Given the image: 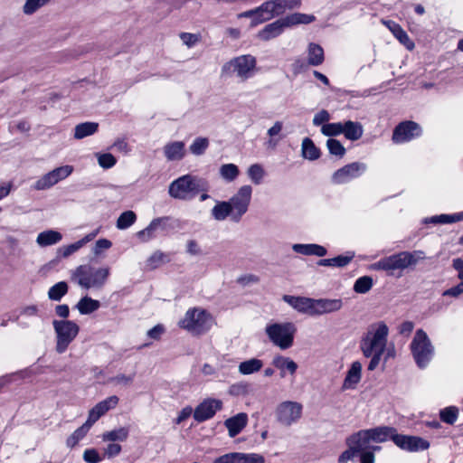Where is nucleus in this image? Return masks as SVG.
Listing matches in <instances>:
<instances>
[{
  "label": "nucleus",
  "instance_id": "f257e3e1",
  "mask_svg": "<svg viewBox=\"0 0 463 463\" xmlns=\"http://www.w3.org/2000/svg\"><path fill=\"white\" fill-rule=\"evenodd\" d=\"M388 326L384 322H378L370 326L367 333L362 337L360 348L366 358H370L367 369L373 371L380 364L381 358L385 351Z\"/></svg>",
  "mask_w": 463,
  "mask_h": 463
},
{
  "label": "nucleus",
  "instance_id": "f03ea898",
  "mask_svg": "<svg viewBox=\"0 0 463 463\" xmlns=\"http://www.w3.org/2000/svg\"><path fill=\"white\" fill-rule=\"evenodd\" d=\"M425 259V253L422 250L401 251L396 254L385 257L371 265L373 270H384L389 275H392L394 270L405 269L411 266L416 265L420 260Z\"/></svg>",
  "mask_w": 463,
  "mask_h": 463
},
{
  "label": "nucleus",
  "instance_id": "7ed1b4c3",
  "mask_svg": "<svg viewBox=\"0 0 463 463\" xmlns=\"http://www.w3.org/2000/svg\"><path fill=\"white\" fill-rule=\"evenodd\" d=\"M109 276V268L96 269L90 264L80 265L71 273V279L86 289L100 288L106 283Z\"/></svg>",
  "mask_w": 463,
  "mask_h": 463
},
{
  "label": "nucleus",
  "instance_id": "20e7f679",
  "mask_svg": "<svg viewBox=\"0 0 463 463\" xmlns=\"http://www.w3.org/2000/svg\"><path fill=\"white\" fill-rule=\"evenodd\" d=\"M181 228V222L172 216H161L154 218L143 230L137 232V239L141 242H148L157 236H168L175 230Z\"/></svg>",
  "mask_w": 463,
  "mask_h": 463
},
{
  "label": "nucleus",
  "instance_id": "39448f33",
  "mask_svg": "<svg viewBox=\"0 0 463 463\" xmlns=\"http://www.w3.org/2000/svg\"><path fill=\"white\" fill-rule=\"evenodd\" d=\"M410 349L415 364L420 369L428 366L434 356L435 349L423 329H418L410 344Z\"/></svg>",
  "mask_w": 463,
  "mask_h": 463
},
{
  "label": "nucleus",
  "instance_id": "423d86ee",
  "mask_svg": "<svg viewBox=\"0 0 463 463\" xmlns=\"http://www.w3.org/2000/svg\"><path fill=\"white\" fill-rule=\"evenodd\" d=\"M397 434V430L393 427L379 426L367 430H361L348 436L349 440L355 445V448H361V445L375 442L383 443L389 439L392 440V437Z\"/></svg>",
  "mask_w": 463,
  "mask_h": 463
},
{
  "label": "nucleus",
  "instance_id": "0eeeda50",
  "mask_svg": "<svg viewBox=\"0 0 463 463\" xmlns=\"http://www.w3.org/2000/svg\"><path fill=\"white\" fill-rule=\"evenodd\" d=\"M269 339L281 350L290 348L294 343L296 326L293 323H274L266 326Z\"/></svg>",
  "mask_w": 463,
  "mask_h": 463
},
{
  "label": "nucleus",
  "instance_id": "6e6552de",
  "mask_svg": "<svg viewBox=\"0 0 463 463\" xmlns=\"http://www.w3.org/2000/svg\"><path fill=\"white\" fill-rule=\"evenodd\" d=\"M52 326L56 334V351L63 354L78 335L80 327L74 321L67 319L53 320Z\"/></svg>",
  "mask_w": 463,
  "mask_h": 463
},
{
  "label": "nucleus",
  "instance_id": "1a4fd4ad",
  "mask_svg": "<svg viewBox=\"0 0 463 463\" xmlns=\"http://www.w3.org/2000/svg\"><path fill=\"white\" fill-rule=\"evenodd\" d=\"M256 58L250 54L241 55L226 62L222 68V73L234 72L242 80L252 76L256 67Z\"/></svg>",
  "mask_w": 463,
  "mask_h": 463
},
{
  "label": "nucleus",
  "instance_id": "9d476101",
  "mask_svg": "<svg viewBox=\"0 0 463 463\" xmlns=\"http://www.w3.org/2000/svg\"><path fill=\"white\" fill-rule=\"evenodd\" d=\"M209 314L203 309H189L180 321V326L188 331L201 335L209 329Z\"/></svg>",
  "mask_w": 463,
  "mask_h": 463
},
{
  "label": "nucleus",
  "instance_id": "9b49d317",
  "mask_svg": "<svg viewBox=\"0 0 463 463\" xmlns=\"http://www.w3.org/2000/svg\"><path fill=\"white\" fill-rule=\"evenodd\" d=\"M252 188L250 185H242L238 192L227 201L232 209V222L238 223L242 216L247 213L250 199Z\"/></svg>",
  "mask_w": 463,
  "mask_h": 463
},
{
  "label": "nucleus",
  "instance_id": "f8f14e48",
  "mask_svg": "<svg viewBox=\"0 0 463 463\" xmlns=\"http://www.w3.org/2000/svg\"><path fill=\"white\" fill-rule=\"evenodd\" d=\"M302 410V404L298 402H283L277 407L276 417L281 425L288 427L299 420Z\"/></svg>",
  "mask_w": 463,
  "mask_h": 463
},
{
  "label": "nucleus",
  "instance_id": "ddd939ff",
  "mask_svg": "<svg viewBox=\"0 0 463 463\" xmlns=\"http://www.w3.org/2000/svg\"><path fill=\"white\" fill-rule=\"evenodd\" d=\"M73 172L72 165H62L43 175L33 185L32 188L36 191L47 190L58 184L60 181L67 178Z\"/></svg>",
  "mask_w": 463,
  "mask_h": 463
},
{
  "label": "nucleus",
  "instance_id": "4468645a",
  "mask_svg": "<svg viewBox=\"0 0 463 463\" xmlns=\"http://www.w3.org/2000/svg\"><path fill=\"white\" fill-rule=\"evenodd\" d=\"M422 128L415 121L406 120L399 123L392 131V140L395 144L409 142L420 137Z\"/></svg>",
  "mask_w": 463,
  "mask_h": 463
},
{
  "label": "nucleus",
  "instance_id": "2eb2a0df",
  "mask_svg": "<svg viewBox=\"0 0 463 463\" xmlns=\"http://www.w3.org/2000/svg\"><path fill=\"white\" fill-rule=\"evenodd\" d=\"M367 169V165L361 162L347 164L336 170L332 175V182L336 184H346L362 175Z\"/></svg>",
  "mask_w": 463,
  "mask_h": 463
},
{
  "label": "nucleus",
  "instance_id": "dca6fc26",
  "mask_svg": "<svg viewBox=\"0 0 463 463\" xmlns=\"http://www.w3.org/2000/svg\"><path fill=\"white\" fill-rule=\"evenodd\" d=\"M393 443L401 449L415 452L426 450L430 448V442L420 437L396 434L392 437Z\"/></svg>",
  "mask_w": 463,
  "mask_h": 463
},
{
  "label": "nucleus",
  "instance_id": "f3484780",
  "mask_svg": "<svg viewBox=\"0 0 463 463\" xmlns=\"http://www.w3.org/2000/svg\"><path fill=\"white\" fill-rule=\"evenodd\" d=\"M222 409V402L221 400L206 399L195 407L193 416L195 421L203 422L212 419Z\"/></svg>",
  "mask_w": 463,
  "mask_h": 463
},
{
  "label": "nucleus",
  "instance_id": "a211bd4d",
  "mask_svg": "<svg viewBox=\"0 0 463 463\" xmlns=\"http://www.w3.org/2000/svg\"><path fill=\"white\" fill-rule=\"evenodd\" d=\"M282 299L298 312L314 317L315 298L284 295Z\"/></svg>",
  "mask_w": 463,
  "mask_h": 463
},
{
  "label": "nucleus",
  "instance_id": "6ab92c4d",
  "mask_svg": "<svg viewBox=\"0 0 463 463\" xmlns=\"http://www.w3.org/2000/svg\"><path fill=\"white\" fill-rule=\"evenodd\" d=\"M190 189L189 175H185L170 184L168 193L175 199L188 200L191 198L189 195L191 194Z\"/></svg>",
  "mask_w": 463,
  "mask_h": 463
},
{
  "label": "nucleus",
  "instance_id": "aec40b11",
  "mask_svg": "<svg viewBox=\"0 0 463 463\" xmlns=\"http://www.w3.org/2000/svg\"><path fill=\"white\" fill-rule=\"evenodd\" d=\"M118 397L116 395L109 396L105 400L98 402L90 411L88 420L94 424L99 419L106 414L109 410L115 408L118 403Z\"/></svg>",
  "mask_w": 463,
  "mask_h": 463
},
{
  "label": "nucleus",
  "instance_id": "412c9836",
  "mask_svg": "<svg viewBox=\"0 0 463 463\" xmlns=\"http://www.w3.org/2000/svg\"><path fill=\"white\" fill-rule=\"evenodd\" d=\"M314 317L333 313L343 307V301L340 298H315Z\"/></svg>",
  "mask_w": 463,
  "mask_h": 463
},
{
  "label": "nucleus",
  "instance_id": "4be33fe9",
  "mask_svg": "<svg viewBox=\"0 0 463 463\" xmlns=\"http://www.w3.org/2000/svg\"><path fill=\"white\" fill-rule=\"evenodd\" d=\"M345 443L348 447L347 449H345L338 458L339 463H345L348 460L354 459V457H357V452L364 450V449H369L372 451V453L374 455L376 451L381 450V447L377 445H371V443H367L365 446L361 445V448H355L356 446L354 445L350 440L349 437L346 438Z\"/></svg>",
  "mask_w": 463,
  "mask_h": 463
},
{
  "label": "nucleus",
  "instance_id": "5701e85b",
  "mask_svg": "<svg viewBox=\"0 0 463 463\" xmlns=\"http://www.w3.org/2000/svg\"><path fill=\"white\" fill-rule=\"evenodd\" d=\"M248 415L244 412H240L224 421V426L228 429L229 436L234 438L237 436L247 425Z\"/></svg>",
  "mask_w": 463,
  "mask_h": 463
},
{
  "label": "nucleus",
  "instance_id": "b1692460",
  "mask_svg": "<svg viewBox=\"0 0 463 463\" xmlns=\"http://www.w3.org/2000/svg\"><path fill=\"white\" fill-rule=\"evenodd\" d=\"M362 377V364L359 361L352 363L349 370L346 373L343 383L344 390L354 389L357 383L361 381Z\"/></svg>",
  "mask_w": 463,
  "mask_h": 463
},
{
  "label": "nucleus",
  "instance_id": "393cba45",
  "mask_svg": "<svg viewBox=\"0 0 463 463\" xmlns=\"http://www.w3.org/2000/svg\"><path fill=\"white\" fill-rule=\"evenodd\" d=\"M164 154L168 161H178L184 157V143L183 141H174L167 143L164 146Z\"/></svg>",
  "mask_w": 463,
  "mask_h": 463
},
{
  "label": "nucleus",
  "instance_id": "a878e982",
  "mask_svg": "<svg viewBox=\"0 0 463 463\" xmlns=\"http://www.w3.org/2000/svg\"><path fill=\"white\" fill-rule=\"evenodd\" d=\"M284 26L280 19H278L264 26L258 33V37L262 41H269L279 36L284 32Z\"/></svg>",
  "mask_w": 463,
  "mask_h": 463
},
{
  "label": "nucleus",
  "instance_id": "bb28decb",
  "mask_svg": "<svg viewBox=\"0 0 463 463\" xmlns=\"http://www.w3.org/2000/svg\"><path fill=\"white\" fill-rule=\"evenodd\" d=\"M227 201H217L216 204L211 210V215L213 220L222 222L230 218L232 222V209Z\"/></svg>",
  "mask_w": 463,
  "mask_h": 463
},
{
  "label": "nucleus",
  "instance_id": "cd10ccee",
  "mask_svg": "<svg viewBox=\"0 0 463 463\" xmlns=\"http://www.w3.org/2000/svg\"><path fill=\"white\" fill-rule=\"evenodd\" d=\"M292 250L298 254L307 255V256H317L324 257L326 255L327 250L324 246L318 244H300L297 243L292 246Z\"/></svg>",
  "mask_w": 463,
  "mask_h": 463
},
{
  "label": "nucleus",
  "instance_id": "c85d7f7f",
  "mask_svg": "<svg viewBox=\"0 0 463 463\" xmlns=\"http://www.w3.org/2000/svg\"><path fill=\"white\" fill-rule=\"evenodd\" d=\"M390 31L395 36V38L403 44L408 50H412L414 48V43L410 39L407 33L402 28V26L393 22L388 21L385 23Z\"/></svg>",
  "mask_w": 463,
  "mask_h": 463
},
{
  "label": "nucleus",
  "instance_id": "c756f323",
  "mask_svg": "<svg viewBox=\"0 0 463 463\" xmlns=\"http://www.w3.org/2000/svg\"><path fill=\"white\" fill-rule=\"evenodd\" d=\"M354 258V252L348 251L345 255H338L332 259H321L317 261L318 266L344 268Z\"/></svg>",
  "mask_w": 463,
  "mask_h": 463
},
{
  "label": "nucleus",
  "instance_id": "7c9ffc66",
  "mask_svg": "<svg viewBox=\"0 0 463 463\" xmlns=\"http://www.w3.org/2000/svg\"><path fill=\"white\" fill-rule=\"evenodd\" d=\"M344 131L342 134L346 139L351 141H356L360 139L364 133L363 126L360 122L347 120L343 122Z\"/></svg>",
  "mask_w": 463,
  "mask_h": 463
},
{
  "label": "nucleus",
  "instance_id": "2f4dec72",
  "mask_svg": "<svg viewBox=\"0 0 463 463\" xmlns=\"http://www.w3.org/2000/svg\"><path fill=\"white\" fill-rule=\"evenodd\" d=\"M62 239L61 233L54 230H47L38 234L36 242L40 247L57 244Z\"/></svg>",
  "mask_w": 463,
  "mask_h": 463
},
{
  "label": "nucleus",
  "instance_id": "473e14b6",
  "mask_svg": "<svg viewBox=\"0 0 463 463\" xmlns=\"http://www.w3.org/2000/svg\"><path fill=\"white\" fill-rule=\"evenodd\" d=\"M463 220V212L453 214H439L431 217H427L423 220V222L428 224H446L458 222Z\"/></svg>",
  "mask_w": 463,
  "mask_h": 463
},
{
  "label": "nucleus",
  "instance_id": "72a5a7b5",
  "mask_svg": "<svg viewBox=\"0 0 463 463\" xmlns=\"http://www.w3.org/2000/svg\"><path fill=\"white\" fill-rule=\"evenodd\" d=\"M325 60L323 48L317 43H311L307 47V62L311 66H318Z\"/></svg>",
  "mask_w": 463,
  "mask_h": 463
},
{
  "label": "nucleus",
  "instance_id": "f704fd0d",
  "mask_svg": "<svg viewBox=\"0 0 463 463\" xmlns=\"http://www.w3.org/2000/svg\"><path fill=\"white\" fill-rule=\"evenodd\" d=\"M272 364L281 371V377H284V370L289 372L290 374H294L298 369V364L288 357L282 355H276L272 360Z\"/></svg>",
  "mask_w": 463,
  "mask_h": 463
},
{
  "label": "nucleus",
  "instance_id": "c9c22d12",
  "mask_svg": "<svg viewBox=\"0 0 463 463\" xmlns=\"http://www.w3.org/2000/svg\"><path fill=\"white\" fill-rule=\"evenodd\" d=\"M99 129V123L83 122L76 125L74 128V138L82 139L94 135Z\"/></svg>",
  "mask_w": 463,
  "mask_h": 463
},
{
  "label": "nucleus",
  "instance_id": "e433bc0d",
  "mask_svg": "<svg viewBox=\"0 0 463 463\" xmlns=\"http://www.w3.org/2000/svg\"><path fill=\"white\" fill-rule=\"evenodd\" d=\"M100 307V302L96 299L85 296L80 299L76 305V308L81 315H89Z\"/></svg>",
  "mask_w": 463,
  "mask_h": 463
},
{
  "label": "nucleus",
  "instance_id": "4c0bfd02",
  "mask_svg": "<svg viewBox=\"0 0 463 463\" xmlns=\"http://www.w3.org/2000/svg\"><path fill=\"white\" fill-rule=\"evenodd\" d=\"M301 154L304 158L313 161L319 158L320 150L311 138L305 137L301 145Z\"/></svg>",
  "mask_w": 463,
  "mask_h": 463
},
{
  "label": "nucleus",
  "instance_id": "58836bf2",
  "mask_svg": "<svg viewBox=\"0 0 463 463\" xmlns=\"http://www.w3.org/2000/svg\"><path fill=\"white\" fill-rule=\"evenodd\" d=\"M171 261L170 253H165L161 250H156L146 260V266L150 269H156L162 264Z\"/></svg>",
  "mask_w": 463,
  "mask_h": 463
},
{
  "label": "nucleus",
  "instance_id": "ea45409f",
  "mask_svg": "<svg viewBox=\"0 0 463 463\" xmlns=\"http://www.w3.org/2000/svg\"><path fill=\"white\" fill-rule=\"evenodd\" d=\"M262 366L263 362L261 360L251 358L239 364V372L241 374L248 375L259 372Z\"/></svg>",
  "mask_w": 463,
  "mask_h": 463
},
{
  "label": "nucleus",
  "instance_id": "a19ab883",
  "mask_svg": "<svg viewBox=\"0 0 463 463\" xmlns=\"http://www.w3.org/2000/svg\"><path fill=\"white\" fill-rule=\"evenodd\" d=\"M69 286L65 281H60L52 286L48 290V298L52 301H61L68 293Z\"/></svg>",
  "mask_w": 463,
  "mask_h": 463
},
{
  "label": "nucleus",
  "instance_id": "79ce46f5",
  "mask_svg": "<svg viewBox=\"0 0 463 463\" xmlns=\"http://www.w3.org/2000/svg\"><path fill=\"white\" fill-rule=\"evenodd\" d=\"M129 435V430L127 427H120L103 433L102 439L104 441H125Z\"/></svg>",
  "mask_w": 463,
  "mask_h": 463
},
{
  "label": "nucleus",
  "instance_id": "37998d69",
  "mask_svg": "<svg viewBox=\"0 0 463 463\" xmlns=\"http://www.w3.org/2000/svg\"><path fill=\"white\" fill-rule=\"evenodd\" d=\"M240 174L239 168L234 164H224L220 167V175L226 182L234 181Z\"/></svg>",
  "mask_w": 463,
  "mask_h": 463
},
{
  "label": "nucleus",
  "instance_id": "c03bdc74",
  "mask_svg": "<svg viewBox=\"0 0 463 463\" xmlns=\"http://www.w3.org/2000/svg\"><path fill=\"white\" fill-rule=\"evenodd\" d=\"M137 221V214L133 211L123 212L117 220V228L126 230Z\"/></svg>",
  "mask_w": 463,
  "mask_h": 463
},
{
  "label": "nucleus",
  "instance_id": "a18cd8bd",
  "mask_svg": "<svg viewBox=\"0 0 463 463\" xmlns=\"http://www.w3.org/2000/svg\"><path fill=\"white\" fill-rule=\"evenodd\" d=\"M190 191L194 195L199 192H208L210 186L207 180L189 175Z\"/></svg>",
  "mask_w": 463,
  "mask_h": 463
},
{
  "label": "nucleus",
  "instance_id": "49530a36",
  "mask_svg": "<svg viewBox=\"0 0 463 463\" xmlns=\"http://www.w3.org/2000/svg\"><path fill=\"white\" fill-rule=\"evenodd\" d=\"M50 2L51 0H25L23 5V13L26 15H32Z\"/></svg>",
  "mask_w": 463,
  "mask_h": 463
},
{
  "label": "nucleus",
  "instance_id": "de8ad7c7",
  "mask_svg": "<svg viewBox=\"0 0 463 463\" xmlns=\"http://www.w3.org/2000/svg\"><path fill=\"white\" fill-rule=\"evenodd\" d=\"M373 281L370 276L358 278L354 285V291L359 294L367 293L373 287Z\"/></svg>",
  "mask_w": 463,
  "mask_h": 463
},
{
  "label": "nucleus",
  "instance_id": "09e8293b",
  "mask_svg": "<svg viewBox=\"0 0 463 463\" xmlns=\"http://www.w3.org/2000/svg\"><path fill=\"white\" fill-rule=\"evenodd\" d=\"M279 16L287 10H293L300 7L301 0H274Z\"/></svg>",
  "mask_w": 463,
  "mask_h": 463
},
{
  "label": "nucleus",
  "instance_id": "8fccbe9b",
  "mask_svg": "<svg viewBox=\"0 0 463 463\" xmlns=\"http://www.w3.org/2000/svg\"><path fill=\"white\" fill-rule=\"evenodd\" d=\"M209 146V139L207 137H196L190 145L189 150L194 156H202Z\"/></svg>",
  "mask_w": 463,
  "mask_h": 463
},
{
  "label": "nucleus",
  "instance_id": "3c124183",
  "mask_svg": "<svg viewBox=\"0 0 463 463\" xmlns=\"http://www.w3.org/2000/svg\"><path fill=\"white\" fill-rule=\"evenodd\" d=\"M343 131V122L326 123L321 127V133L326 137H336Z\"/></svg>",
  "mask_w": 463,
  "mask_h": 463
},
{
  "label": "nucleus",
  "instance_id": "603ef678",
  "mask_svg": "<svg viewBox=\"0 0 463 463\" xmlns=\"http://www.w3.org/2000/svg\"><path fill=\"white\" fill-rule=\"evenodd\" d=\"M326 146H327L329 153L332 156H335L338 158H343L344 156L345 155L346 150H345V146L337 139H335V138L327 139Z\"/></svg>",
  "mask_w": 463,
  "mask_h": 463
},
{
  "label": "nucleus",
  "instance_id": "864d4df0",
  "mask_svg": "<svg viewBox=\"0 0 463 463\" xmlns=\"http://www.w3.org/2000/svg\"><path fill=\"white\" fill-rule=\"evenodd\" d=\"M258 11L262 13L266 18L263 20H271L272 18L279 16L277 12V7L274 4V0H269L262 3L260 6H258Z\"/></svg>",
  "mask_w": 463,
  "mask_h": 463
},
{
  "label": "nucleus",
  "instance_id": "5fc2aeb1",
  "mask_svg": "<svg viewBox=\"0 0 463 463\" xmlns=\"http://www.w3.org/2000/svg\"><path fill=\"white\" fill-rule=\"evenodd\" d=\"M240 17L250 18L251 19V21H250V27H255L258 24L265 23V22L268 21V20H261V19L266 18V16L262 13L258 11V7L241 13L240 14Z\"/></svg>",
  "mask_w": 463,
  "mask_h": 463
},
{
  "label": "nucleus",
  "instance_id": "6e6d98bb",
  "mask_svg": "<svg viewBox=\"0 0 463 463\" xmlns=\"http://www.w3.org/2000/svg\"><path fill=\"white\" fill-rule=\"evenodd\" d=\"M458 410L457 407L450 406L440 411V420L447 424H454L458 419Z\"/></svg>",
  "mask_w": 463,
  "mask_h": 463
},
{
  "label": "nucleus",
  "instance_id": "4d7b16f0",
  "mask_svg": "<svg viewBox=\"0 0 463 463\" xmlns=\"http://www.w3.org/2000/svg\"><path fill=\"white\" fill-rule=\"evenodd\" d=\"M248 176L255 184H260L264 177L262 166L259 164L251 165L248 168Z\"/></svg>",
  "mask_w": 463,
  "mask_h": 463
},
{
  "label": "nucleus",
  "instance_id": "13d9d810",
  "mask_svg": "<svg viewBox=\"0 0 463 463\" xmlns=\"http://www.w3.org/2000/svg\"><path fill=\"white\" fill-rule=\"evenodd\" d=\"M96 156L98 158L99 165L104 169L111 168L117 163L116 157L110 153H104V154L99 153Z\"/></svg>",
  "mask_w": 463,
  "mask_h": 463
},
{
  "label": "nucleus",
  "instance_id": "bf43d9fd",
  "mask_svg": "<svg viewBox=\"0 0 463 463\" xmlns=\"http://www.w3.org/2000/svg\"><path fill=\"white\" fill-rule=\"evenodd\" d=\"M135 373L129 375H126L123 373H119L116 376H113L109 379V383H115V384H120L124 386L130 385L134 379H135Z\"/></svg>",
  "mask_w": 463,
  "mask_h": 463
},
{
  "label": "nucleus",
  "instance_id": "052dcab7",
  "mask_svg": "<svg viewBox=\"0 0 463 463\" xmlns=\"http://www.w3.org/2000/svg\"><path fill=\"white\" fill-rule=\"evenodd\" d=\"M331 116L329 112L326 109H321L319 112H317L314 118H313V125L314 126H323L324 124L328 123L330 120Z\"/></svg>",
  "mask_w": 463,
  "mask_h": 463
},
{
  "label": "nucleus",
  "instance_id": "680f3d73",
  "mask_svg": "<svg viewBox=\"0 0 463 463\" xmlns=\"http://www.w3.org/2000/svg\"><path fill=\"white\" fill-rule=\"evenodd\" d=\"M83 459L87 463H99L102 460L99 452L95 449H87L83 452Z\"/></svg>",
  "mask_w": 463,
  "mask_h": 463
},
{
  "label": "nucleus",
  "instance_id": "e2e57ef3",
  "mask_svg": "<svg viewBox=\"0 0 463 463\" xmlns=\"http://www.w3.org/2000/svg\"><path fill=\"white\" fill-rule=\"evenodd\" d=\"M284 29L299 24V13H294L280 18Z\"/></svg>",
  "mask_w": 463,
  "mask_h": 463
},
{
  "label": "nucleus",
  "instance_id": "0e129e2a",
  "mask_svg": "<svg viewBox=\"0 0 463 463\" xmlns=\"http://www.w3.org/2000/svg\"><path fill=\"white\" fill-rule=\"evenodd\" d=\"M82 247V241H76L68 246H64L60 249L61 254L63 258H67L72 253L76 252Z\"/></svg>",
  "mask_w": 463,
  "mask_h": 463
},
{
  "label": "nucleus",
  "instance_id": "69168bd1",
  "mask_svg": "<svg viewBox=\"0 0 463 463\" xmlns=\"http://www.w3.org/2000/svg\"><path fill=\"white\" fill-rule=\"evenodd\" d=\"M180 38L183 41V43L188 47H193L200 40L199 35L190 33H181Z\"/></svg>",
  "mask_w": 463,
  "mask_h": 463
},
{
  "label": "nucleus",
  "instance_id": "338daca9",
  "mask_svg": "<svg viewBox=\"0 0 463 463\" xmlns=\"http://www.w3.org/2000/svg\"><path fill=\"white\" fill-rule=\"evenodd\" d=\"M265 459L264 457L256 454V453H250V454H245L242 453V463H264Z\"/></svg>",
  "mask_w": 463,
  "mask_h": 463
},
{
  "label": "nucleus",
  "instance_id": "774afa93",
  "mask_svg": "<svg viewBox=\"0 0 463 463\" xmlns=\"http://www.w3.org/2000/svg\"><path fill=\"white\" fill-rule=\"evenodd\" d=\"M357 456L360 458V463H374L375 457L369 449H364L357 452Z\"/></svg>",
  "mask_w": 463,
  "mask_h": 463
}]
</instances>
